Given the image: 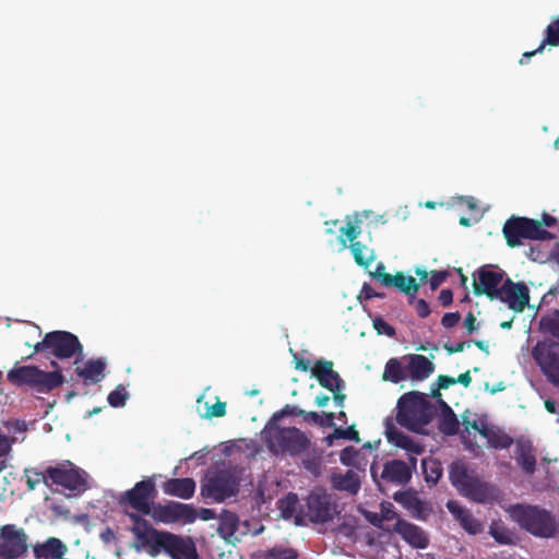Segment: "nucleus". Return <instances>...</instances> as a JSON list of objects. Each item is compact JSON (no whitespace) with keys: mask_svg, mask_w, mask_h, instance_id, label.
I'll return each instance as SVG.
<instances>
[{"mask_svg":"<svg viewBox=\"0 0 559 559\" xmlns=\"http://www.w3.org/2000/svg\"><path fill=\"white\" fill-rule=\"evenodd\" d=\"M421 467L425 475V480L436 485L443 473L441 463L435 459L423 460Z\"/></svg>","mask_w":559,"mask_h":559,"instance_id":"36","label":"nucleus"},{"mask_svg":"<svg viewBox=\"0 0 559 559\" xmlns=\"http://www.w3.org/2000/svg\"><path fill=\"white\" fill-rule=\"evenodd\" d=\"M433 414V406L424 393L407 392L397 401L396 420L411 431H421L431 421Z\"/></svg>","mask_w":559,"mask_h":559,"instance_id":"3","label":"nucleus"},{"mask_svg":"<svg viewBox=\"0 0 559 559\" xmlns=\"http://www.w3.org/2000/svg\"><path fill=\"white\" fill-rule=\"evenodd\" d=\"M333 486L338 490H345L350 493H357L360 488V481L357 473L347 471L344 475H334Z\"/></svg>","mask_w":559,"mask_h":559,"instance_id":"33","label":"nucleus"},{"mask_svg":"<svg viewBox=\"0 0 559 559\" xmlns=\"http://www.w3.org/2000/svg\"><path fill=\"white\" fill-rule=\"evenodd\" d=\"M381 478L386 483L406 485L412 478V469L402 460H391L383 464Z\"/></svg>","mask_w":559,"mask_h":559,"instance_id":"22","label":"nucleus"},{"mask_svg":"<svg viewBox=\"0 0 559 559\" xmlns=\"http://www.w3.org/2000/svg\"><path fill=\"white\" fill-rule=\"evenodd\" d=\"M386 438L388 441L394 443L396 447L406 450L413 454H420L424 451V448L416 443L409 436L396 429L394 426L390 425L386 427Z\"/></svg>","mask_w":559,"mask_h":559,"instance_id":"28","label":"nucleus"},{"mask_svg":"<svg viewBox=\"0 0 559 559\" xmlns=\"http://www.w3.org/2000/svg\"><path fill=\"white\" fill-rule=\"evenodd\" d=\"M50 366L52 371H44L34 365L16 366L8 371L7 380L14 386H28L37 393L48 394L66 381L59 364L51 360Z\"/></svg>","mask_w":559,"mask_h":559,"instance_id":"2","label":"nucleus"},{"mask_svg":"<svg viewBox=\"0 0 559 559\" xmlns=\"http://www.w3.org/2000/svg\"><path fill=\"white\" fill-rule=\"evenodd\" d=\"M372 325L378 334H383L389 337H394L396 335L395 329L379 316L373 318Z\"/></svg>","mask_w":559,"mask_h":559,"instance_id":"41","label":"nucleus"},{"mask_svg":"<svg viewBox=\"0 0 559 559\" xmlns=\"http://www.w3.org/2000/svg\"><path fill=\"white\" fill-rule=\"evenodd\" d=\"M3 426L7 428L9 433L24 432L27 429L25 421L19 419L5 420L3 421Z\"/></svg>","mask_w":559,"mask_h":559,"instance_id":"51","label":"nucleus"},{"mask_svg":"<svg viewBox=\"0 0 559 559\" xmlns=\"http://www.w3.org/2000/svg\"><path fill=\"white\" fill-rule=\"evenodd\" d=\"M128 515L133 523L131 532L135 536L136 540L140 542L141 547H148V554L152 557L157 556L160 552V546L157 545V542L164 540L166 531H158L154 528L148 521L140 514L128 513Z\"/></svg>","mask_w":559,"mask_h":559,"instance_id":"17","label":"nucleus"},{"mask_svg":"<svg viewBox=\"0 0 559 559\" xmlns=\"http://www.w3.org/2000/svg\"><path fill=\"white\" fill-rule=\"evenodd\" d=\"M265 443L273 454L299 455L307 451L311 441L309 437L296 427L266 426Z\"/></svg>","mask_w":559,"mask_h":559,"instance_id":"6","label":"nucleus"},{"mask_svg":"<svg viewBox=\"0 0 559 559\" xmlns=\"http://www.w3.org/2000/svg\"><path fill=\"white\" fill-rule=\"evenodd\" d=\"M129 393L127 392L124 385L118 384L116 389L108 394L107 401L111 407L117 408L123 407L126 405Z\"/></svg>","mask_w":559,"mask_h":559,"instance_id":"38","label":"nucleus"},{"mask_svg":"<svg viewBox=\"0 0 559 559\" xmlns=\"http://www.w3.org/2000/svg\"><path fill=\"white\" fill-rule=\"evenodd\" d=\"M411 305H414L416 313L420 319L427 318L431 312L429 304L425 299H417L415 297Z\"/></svg>","mask_w":559,"mask_h":559,"instance_id":"50","label":"nucleus"},{"mask_svg":"<svg viewBox=\"0 0 559 559\" xmlns=\"http://www.w3.org/2000/svg\"><path fill=\"white\" fill-rule=\"evenodd\" d=\"M311 372L319 384L329 391H333L334 385L344 382L338 372L333 369V361L331 360L318 359L311 368Z\"/></svg>","mask_w":559,"mask_h":559,"instance_id":"21","label":"nucleus"},{"mask_svg":"<svg viewBox=\"0 0 559 559\" xmlns=\"http://www.w3.org/2000/svg\"><path fill=\"white\" fill-rule=\"evenodd\" d=\"M197 484L193 478H169L163 483L164 493L189 500L194 496Z\"/></svg>","mask_w":559,"mask_h":559,"instance_id":"24","label":"nucleus"},{"mask_svg":"<svg viewBox=\"0 0 559 559\" xmlns=\"http://www.w3.org/2000/svg\"><path fill=\"white\" fill-rule=\"evenodd\" d=\"M559 46V17H556L546 28V37L545 39L539 44V46L532 51H526L522 55V58L520 59V63L524 64L526 61L525 59H530L531 57L535 56L536 53H540L544 51L545 46Z\"/></svg>","mask_w":559,"mask_h":559,"instance_id":"29","label":"nucleus"},{"mask_svg":"<svg viewBox=\"0 0 559 559\" xmlns=\"http://www.w3.org/2000/svg\"><path fill=\"white\" fill-rule=\"evenodd\" d=\"M518 465L527 475L534 474L536 469V457L530 442H519L515 451Z\"/></svg>","mask_w":559,"mask_h":559,"instance_id":"30","label":"nucleus"},{"mask_svg":"<svg viewBox=\"0 0 559 559\" xmlns=\"http://www.w3.org/2000/svg\"><path fill=\"white\" fill-rule=\"evenodd\" d=\"M333 437H336L337 439L353 440L355 442H359L360 441L359 433L356 430L354 425L349 426V427H347L345 429H343V428H335L334 431H333Z\"/></svg>","mask_w":559,"mask_h":559,"instance_id":"42","label":"nucleus"},{"mask_svg":"<svg viewBox=\"0 0 559 559\" xmlns=\"http://www.w3.org/2000/svg\"><path fill=\"white\" fill-rule=\"evenodd\" d=\"M340 231L342 236H345V239H341V242L343 246H346L347 241L349 242L348 248L350 249L356 264L364 269H368L376 259V252L369 245L358 239L361 233L359 226H356L353 223H347V225L342 227Z\"/></svg>","mask_w":559,"mask_h":559,"instance_id":"14","label":"nucleus"},{"mask_svg":"<svg viewBox=\"0 0 559 559\" xmlns=\"http://www.w3.org/2000/svg\"><path fill=\"white\" fill-rule=\"evenodd\" d=\"M40 483H44L46 486H50L46 471L44 473L34 471L33 476H27L26 485L28 490H34Z\"/></svg>","mask_w":559,"mask_h":559,"instance_id":"45","label":"nucleus"},{"mask_svg":"<svg viewBox=\"0 0 559 559\" xmlns=\"http://www.w3.org/2000/svg\"><path fill=\"white\" fill-rule=\"evenodd\" d=\"M437 383H438V386H437V389L431 391V396L433 399L440 400V397H441L440 390H445L449 386L455 384L456 380H455V378H452L450 376L440 374L437 379Z\"/></svg>","mask_w":559,"mask_h":559,"instance_id":"43","label":"nucleus"},{"mask_svg":"<svg viewBox=\"0 0 559 559\" xmlns=\"http://www.w3.org/2000/svg\"><path fill=\"white\" fill-rule=\"evenodd\" d=\"M359 452L354 447H346L341 451L340 461L345 466H354Z\"/></svg>","mask_w":559,"mask_h":559,"instance_id":"44","label":"nucleus"},{"mask_svg":"<svg viewBox=\"0 0 559 559\" xmlns=\"http://www.w3.org/2000/svg\"><path fill=\"white\" fill-rule=\"evenodd\" d=\"M491 535L500 544H509V543H511V537L504 531H499V530L491 528Z\"/></svg>","mask_w":559,"mask_h":559,"instance_id":"60","label":"nucleus"},{"mask_svg":"<svg viewBox=\"0 0 559 559\" xmlns=\"http://www.w3.org/2000/svg\"><path fill=\"white\" fill-rule=\"evenodd\" d=\"M511 513L522 528L536 537L555 538L559 534V521L546 509L516 504Z\"/></svg>","mask_w":559,"mask_h":559,"instance_id":"4","label":"nucleus"},{"mask_svg":"<svg viewBox=\"0 0 559 559\" xmlns=\"http://www.w3.org/2000/svg\"><path fill=\"white\" fill-rule=\"evenodd\" d=\"M304 415V409L296 405L286 404L280 412L273 415V419H278L283 416H300Z\"/></svg>","mask_w":559,"mask_h":559,"instance_id":"49","label":"nucleus"},{"mask_svg":"<svg viewBox=\"0 0 559 559\" xmlns=\"http://www.w3.org/2000/svg\"><path fill=\"white\" fill-rule=\"evenodd\" d=\"M46 473L51 484L62 486L69 490H80L86 483L84 472L70 461L56 466H48Z\"/></svg>","mask_w":559,"mask_h":559,"instance_id":"16","label":"nucleus"},{"mask_svg":"<svg viewBox=\"0 0 559 559\" xmlns=\"http://www.w3.org/2000/svg\"><path fill=\"white\" fill-rule=\"evenodd\" d=\"M344 386H345V382L341 383L340 385H334L332 388L333 391H331V392L333 393V400L337 406L344 405V401L346 399L345 394L342 393V390L344 389Z\"/></svg>","mask_w":559,"mask_h":559,"instance_id":"56","label":"nucleus"},{"mask_svg":"<svg viewBox=\"0 0 559 559\" xmlns=\"http://www.w3.org/2000/svg\"><path fill=\"white\" fill-rule=\"evenodd\" d=\"M442 415L439 421V430L445 436H454L459 431L460 423L453 409L442 400H440Z\"/></svg>","mask_w":559,"mask_h":559,"instance_id":"32","label":"nucleus"},{"mask_svg":"<svg viewBox=\"0 0 559 559\" xmlns=\"http://www.w3.org/2000/svg\"><path fill=\"white\" fill-rule=\"evenodd\" d=\"M394 532L415 548L423 549L428 546V538L424 531L419 526L405 520L396 521L394 524Z\"/></svg>","mask_w":559,"mask_h":559,"instance_id":"23","label":"nucleus"},{"mask_svg":"<svg viewBox=\"0 0 559 559\" xmlns=\"http://www.w3.org/2000/svg\"><path fill=\"white\" fill-rule=\"evenodd\" d=\"M298 499L295 493L287 495L284 499L280 500V509L284 518H290L296 511Z\"/></svg>","mask_w":559,"mask_h":559,"instance_id":"40","label":"nucleus"},{"mask_svg":"<svg viewBox=\"0 0 559 559\" xmlns=\"http://www.w3.org/2000/svg\"><path fill=\"white\" fill-rule=\"evenodd\" d=\"M206 412L205 416L211 417H223L226 414V403L222 402L217 399L216 403L212 406H209L207 403H205Z\"/></svg>","mask_w":559,"mask_h":559,"instance_id":"47","label":"nucleus"},{"mask_svg":"<svg viewBox=\"0 0 559 559\" xmlns=\"http://www.w3.org/2000/svg\"><path fill=\"white\" fill-rule=\"evenodd\" d=\"M67 550V546L56 537H49L46 542L37 544L33 548L36 559H62Z\"/></svg>","mask_w":559,"mask_h":559,"instance_id":"25","label":"nucleus"},{"mask_svg":"<svg viewBox=\"0 0 559 559\" xmlns=\"http://www.w3.org/2000/svg\"><path fill=\"white\" fill-rule=\"evenodd\" d=\"M35 353H45L58 359H68L75 355L82 357L83 346L76 335L68 331H51L34 345V352L24 359H31Z\"/></svg>","mask_w":559,"mask_h":559,"instance_id":"7","label":"nucleus"},{"mask_svg":"<svg viewBox=\"0 0 559 559\" xmlns=\"http://www.w3.org/2000/svg\"><path fill=\"white\" fill-rule=\"evenodd\" d=\"M439 302L443 307H449L453 301V293L451 289H442L438 297Z\"/></svg>","mask_w":559,"mask_h":559,"instance_id":"57","label":"nucleus"},{"mask_svg":"<svg viewBox=\"0 0 559 559\" xmlns=\"http://www.w3.org/2000/svg\"><path fill=\"white\" fill-rule=\"evenodd\" d=\"M370 276L380 282L384 287H394L399 292L403 293L408 297V304H412L415 299V294L418 293L420 284L416 282L413 276H406L402 271L395 274L385 272V265L379 262L373 272H370Z\"/></svg>","mask_w":559,"mask_h":559,"instance_id":"13","label":"nucleus"},{"mask_svg":"<svg viewBox=\"0 0 559 559\" xmlns=\"http://www.w3.org/2000/svg\"><path fill=\"white\" fill-rule=\"evenodd\" d=\"M507 274L497 265L485 264L473 274V292L476 296L486 295L490 300L499 296L500 286Z\"/></svg>","mask_w":559,"mask_h":559,"instance_id":"12","label":"nucleus"},{"mask_svg":"<svg viewBox=\"0 0 559 559\" xmlns=\"http://www.w3.org/2000/svg\"><path fill=\"white\" fill-rule=\"evenodd\" d=\"M532 356L547 380L559 386V344L550 340L538 341L532 348Z\"/></svg>","mask_w":559,"mask_h":559,"instance_id":"10","label":"nucleus"},{"mask_svg":"<svg viewBox=\"0 0 559 559\" xmlns=\"http://www.w3.org/2000/svg\"><path fill=\"white\" fill-rule=\"evenodd\" d=\"M481 436L487 439L488 444L493 449H508L513 443V439L509 435L491 428H484Z\"/></svg>","mask_w":559,"mask_h":559,"instance_id":"34","label":"nucleus"},{"mask_svg":"<svg viewBox=\"0 0 559 559\" xmlns=\"http://www.w3.org/2000/svg\"><path fill=\"white\" fill-rule=\"evenodd\" d=\"M304 421L320 426L321 415L317 412L304 411V415H300Z\"/></svg>","mask_w":559,"mask_h":559,"instance_id":"61","label":"nucleus"},{"mask_svg":"<svg viewBox=\"0 0 559 559\" xmlns=\"http://www.w3.org/2000/svg\"><path fill=\"white\" fill-rule=\"evenodd\" d=\"M155 522L164 524H191L198 519V511L192 504L169 500L156 503L150 515Z\"/></svg>","mask_w":559,"mask_h":559,"instance_id":"11","label":"nucleus"},{"mask_svg":"<svg viewBox=\"0 0 559 559\" xmlns=\"http://www.w3.org/2000/svg\"><path fill=\"white\" fill-rule=\"evenodd\" d=\"M15 437H9L2 430H0V459L5 457L12 450V445L15 442ZM7 467L4 461H0V472Z\"/></svg>","mask_w":559,"mask_h":559,"instance_id":"39","label":"nucleus"},{"mask_svg":"<svg viewBox=\"0 0 559 559\" xmlns=\"http://www.w3.org/2000/svg\"><path fill=\"white\" fill-rule=\"evenodd\" d=\"M306 507V516L313 523L332 521L337 512L336 506L332 502V497L322 489H316L310 492Z\"/></svg>","mask_w":559,"mask_h":559,"instance_id":"15","label":"nucleus"},{"mask_svg":"<svg viewBox=\"0 0 559 559\" xmlns=\"http://www.w3.org/2000/svg\"><path fill=\"white\" fill-rule=\"evenodd\" d=\"M499 294L496 299L507 304L514 312H523L530 302V290L526 284L513 282L510 277H506Z\"/></svg>","mask_w":559,"mask_h":559,"instance_id":"18","label":"nucleus"},{"mask_svg":"<svg viewBox=\"0 0 559 559\" xmlns=\"http://www.w3.org/2000/svg\"><path fill=\"white\" fill-rule=\"evenodd\" d=\"M461 320L460 312H448L444 313L441 319V324L445 329L454 328Z\"/></svg>","mask_w":559,"mask_h":559,"instance_id":"53","label":"nucleus"},{"mask_svg":"<svg viewBox=\"0 0 559 559\" xmlns=\"http://www.w3.org/2000/svg\"><path fill=\"white\" fill-rule=\"evenodd\" d=\"M0 556L5 559L21 557L27 550V536L22 528L14 525H4L0 535Z\"/></svg>","mask_w":559,"mask_h":559,"instance_id":"19","label":"nucleus"},{"mask_svg":"<svg viewBox=\"0 0 559 559\" xmlns=\"http://www.w3.org/2000/svg\"><path fill=\"white\" fill-rule=\"evenodd\" d=\"M448 510L455 516L456 520H460L465 513L468 512L467 509L461 507L456 501H448L447 503Z\"/></svg>","mask_w":559,"mask_h":559,"instance_id":"54","label":"nucleus"},{"mask_svg":"<svg viewBox=\"0 0 559 559\" xmlns=\"http://www.w3.org/2000/svg\"><path fill=\"white\" fill-rule=\"evenodd\" d=\"M239 526V518L236 513L224 510L218 518V534L227 542H231Z\"/></svg>","mask_w":559,"mask_h":559,"instance_id":"31","label":"nucleus"},{"mask_svg":"<svg viewBox=\"0 0 559 559\" xmlns=\"http://www.w3.org/2000/svg\"><path fill=\"white\" fill-rule=\"evenodd\" d=\"M198 516L203 521H210L216 518V513L213 509L203 508L200 510V513H198Z\"/></svg>","mask_w":559,"mask_h":559,"instance_id":"64","label":"nucleus"},{"mask_svg":"<svg viewBox=\"0 0 559 559\" xmlns=\"http://www.w3.org/2000/svg\"><path fill=\"white\" fill-rule=\"evenodd\" d=\"M464 326L466 328L467 332L472 334L478 329V325L476 323V318L473 312H468L464 319Z\"/></svg>","mask_w":559,"mask_h":559,"instance_id":"59","label":"nucleus"},{"mask_svg":"<svg viewBox=\"0 0 559 559\" xmlns=\"http://www.w3.org/2000/svg\"><path fill=\"white\" fill-rule=\"evenodd\" d=\"M240 475L235 467L210 472L201 483L200 495L206 502L221 503L239 492Z\"/></svg>","mask_w":559,"mask_h":559,"instance_id":"5","label":"nucleus"},{"mask_svg":"<svg viewBox=\"0 0 559 559\" xmlns=\"http://www.w3.org/2000/svg\"><path fill=\"white\" fill-rule=\"evenodd\" d=\"M105 359L97 358L87 360L83 367H78L75 372L84 383L96 384L105 378Z\"/></svg>","mask_w":559,"mask_h":559,"instance_id":"26","label":"nucleus"},{"mask_svg":"<svg viewBox=\"0 0 559 559\" xmlns=\"http://www.w3.org/2000/svg\"><path fill=\"white\" fill-rule=\"evenodd\" d=\"M469 342H460L455 345H451L449 343L444 344L443 348L447 350L448 354H455L461 353L465 349V347H469Z\"/></svg>","mask_w":559,"mask_h":559,"instance_id":"58","label":"nucleus"},{"mask_svg":"<svg viewBox=\"0 0 559 559\" xmlns=\"http://www.w3.org/2000/svg\"><path fill=\"white\" fill-rule=\"evenodd\" d=\"M503 236L511 248L522 245V239L552 240L556 236L544 229L536 219L512 216L503 225Z\"/></svg>","mask_w":559,"mask_h":559,"instance_id":"8","label":"nucleus"},{"mask_svg":"<svg viewBox=\"0 0 559 559\" xmlns=\"http://www.w3.org/2000/svg\"><path fill=\"white\" fill-rule=\"evenodd\" d=\"M459 521H460L462 527L464 530H466L467 532L473 533V534L478 532L479 524L477 523V521H475V519L473 518V515L471 514L469 511L467 513H465Z\"/></svg>","mask_w":559,"mask_h":559,"instance_id":"48","label":"nucleus"},{"mask_svg":"<svg viewBox=\"0 0 559 559\" xmlns=\"http://www.w3.org/2000/svg\"><path fill=\"white\" fill-rule=\"evenodd\" d=\"M335 414L323 412L320 419V427H333Z\"/></svg>","mask_w":559,"mask_h":559,"instance_id":"62","label":"nucleus"},{"mask_svg":"<svg viewBox=\"0 0 559 559\" xmlns=\"http://www.w3.org/2000/svg\"><path fill=\"white\" fill-rule=\"evenodd\" d=\"M407 371L415 381H423L435 371V365L426 356L414 354L409 356Z\"/></svg>","mask_w":559,"mask_h":559,"instance_id":"27","label":"nucleus"},{"mask_svg":"<svg viewBox=\"0 0 559 559\" xmlns=\"http://www.w3.org/2000/svg\"><path fill=\"white\" fill-rule=\"evenodd\" d=\"M463 425L466 427V429L471 427L474 430L478 431L480 436L484 428H489L488 425L485 423L479 424L477 420H473L471 423L466 417L463 418Z\"/></svg>","mask_w":559,"mask_h":559,"instance_id":"63","label":"nucleus"},{"mask_svg":"<svg viewBox=\"0 0 559 559\" xmlns=\"http://www.w3.org/2000/svg\"><path fill=\"white\" fill-rule=\"evenodd\" d=\"M382 379L393 383L407 379V373L397 358H391L386 361Z\"/></svg>","mask_w":559,"mask_h":559,"instance_id":"35","label":"nucleus"},{"mask_svg":"<svg viewBox=\"0 0 559 559\" xmlns=\"http://www.w3.org/2000/svg\"><path fill=\"white\" fill-rule=\"evenodd\" d=\"M160 551H165L171 559H198L195 544L191 537H182L180 535L166 531L164 540L157 542Z\"/></svg>","mask_w":559,"mask_h":559,"instance_id":"20","label":"nucleus"},{"mask_svg":"<svg viewBox=\"0 0 559 559\" xmlns=\"http://www.w3.org/2000/svg\"><path fill=\"white\" fill-rule=\"evenodd\" d=\"M449 478L452 486L464 497L477 503L498 501L501 492L496 485L483 481L468 465L456 460L449 466Z\"/></svg>","mask_w":559,"mask_h":559,"instance_id":"1","label":"nucleus"},{"mask_svg":"<svg viewBox=\"0 0 559 559\" xmlns=\"http://www.w3.org/2000/svg\"><path fill=\"white\" fill-rule=\"evenodd\" d=\"M448 277L447 271H432L429 278L431 290H436Z\"/></svg>","mask_w":559,"mask_h":559,"instance_id":"52","label":"nucleus"},{"mask_svg":"<svg viewBox=\"0 0 559 559\" xmlns=\"http://www.w3.org/2000/svg\"><path fill=\"white\" fill-rule=\"evenodd\" d=\"M157 498V489L154 477H145L138 481L131 489L124 491L119 499L121 507H130L136 514L151 515L155 499Z\"/></svg>","mask_w":559,"mask_h":559,"instance_id":"9","label":"nucleus"},{"mask_svg":"<svg viewBox=\"0 0 559 559\" xmlns=\"http://www.w3.org/2000/svg\"><path fill=\"white\" fill-rule=\"evenodd\" d=\"M270 557L273 559H297L298 554L292 548H273L270 550Z\"/></svg>","mask_w":559,"mask_h":559,"instance_id":"46","label":"nucleus"},{"mask_svg":"<svg viewBox=\"0 0 559 559\" xmlns=\"http://www.w3.org/2000/svg\"><path fill=\"white\" fill-rule=\"evenodd\" d=\"M360 297H364L366 300L372 299V298H384V294L377 293L369 284H364Z\"/></svg>","mask_w":559,"mask_h":559,"instance_id":"55","label":"nucleus"},{"mask_svg":"<svg viewBox=\"0 0 559 559\" xmlns=\"http://www.w3.org/2000/svg\"><path fill=\"white\" fill-rule=\"evenodd\" d=\"M539 329L543 333L551 335L559 341V312L552 316H544L539 320Z\"/></svg>","mask_w":559,"mask_h":559,"instance_id":"37","label":"nucleus"}]
</instances>
